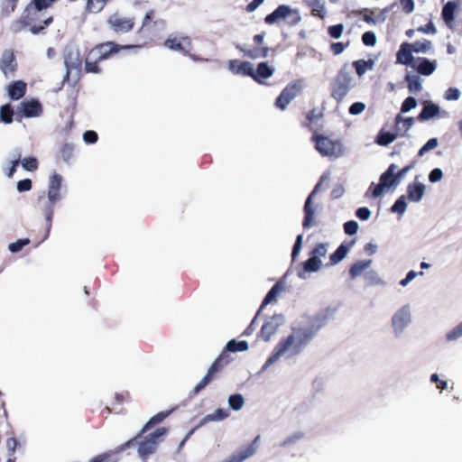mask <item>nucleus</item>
<instances>
[{
  "mask_svg": "<svg viewBox=\"0 0 462 462\" xmlns=\"http://www.w3.org/2000/svg\"><path fill=\"white\" fill-rule=\"evenodd\" d=\"M154 14L153 10H150L143 17L142 26L137 31V34L141 38L138 44L121 45L115 42H105L91 48L85 57V71L87 73L99 74L102 72L99 62L110 59L122 50L141 48L146 45L152 38L150 30L156 24V22L153 21Z\"/></svg>",
  "mask_w": 462,
  "mask_h": 462,
  "instance_id": "obj_1",
  "label": "nucleus"
},
{
  "mask_svg": "<svg viewBox=\"0 0 462 462\" xmlns=\"http://www.w3.org/2000/svg\"><path fill=\"white\" fill-rule=\"evenodd\" d=\"M320 325L312 323L306 328H292V334L282 338L266 360L263 368L274 364L281 356L299 355L320 329Z\"/></svg>",
  "mask_w": 462,
  "mask_h": 462,
  "instance_id": "obj_2",
  "label": "nucleus"
},
{
  "mask_svg": "<svg viewBox=\"0 0 462 462\" xmlns=\"http://www.w3.org/2000/svg\"><path fill=\"white\" fill-rule=\"evenodd\" d=\"M167 431V429L164 427L159 428L154 432L148 434L142 433L141 430L140 432L134 438L129 439L125 443L117 447L116 449V453H119L128 448L137 446L139 457L143 460H146L150 455L153 454L156 451L159 443L162 441V439L166 435Z\"/></svg>",
  "mask_w": 462,
  "mask_h": 462,
  "instance_id": "obj_3",
  "label": "nucleus"
},
{
  "mask_svg": "<svg viewBox=\"0 0 462 462\" xmlns=\"http://www.w3.org/2000/svg\"><path fill=\"white\" fill-rule=\"evenodd\" d=\"M52 21V16H46L43 13L34 9L33 5L28 4L21 16L14 21L11 28L14 32H20L26 27H30L32 33L38 34Z\"/></svg>",
  "mask_w": 462,
  "mask_h": 462,
  "instance_id": "obj_4",
  "label": "nucleus"
},
{
  "mask_svg": "<svg viewBox=\"0 0 462 462\" xmlns=\"http://www.w3.org/2000/svg\"><path fill=\"white\" fill-rule=\"evenodd\" d=\"M61 182L62 177L58 173H53L49 180L47 198L44 196L39 197L41 210L45 216L48 231L51 227L54 207L61 199Z\"/></svg>",
  "mask_w": 462,
  "mask_h": 462,
  "instance_id": "obj_5",
  "label": "nucleus"
},
{
  "mask_svg": "<svg viewBox=\"0 0 462 462\" xmlns=\"http://www.w3.org/2000/svg\"><path fill=\"white\" fill-rule=\"evenodd\" d=\"M354 87L353 77L348 64H344L330 83V97L341 103Z\"/></svg>",
  "mask_w": 462,
  "mask_h": 462,
  "instance_id": "obj_6",
  "label": "nucleus"
},
{
  "mask_svg": "<svg viewBox=\"0 0 462 462\" xmlns=\"http://www.w3.org/2000/svg\"><path fill=\"white\" fill-rule=\"evenodd\" d=\"M311 141L315 144V149L326 157H338L342 153L341 143L338 141H333L323 134L314 133Z\"/></svg>",
  "mask_w": 462,
  "mask_h": 462,
  "instance_id": "obj_7",
  "label": "nucleus"
},
{
  "mask_svg": "<svg viewBox=\"0 0 462 462\" xmlns=\"http://www.w3.org/2000/svg\"><path fill=\"white\" fill-rule=\"evenodd\" d=\"M281 19L286 20L290 25H296L300 22L301 17L298 10L292 9L286 5H281L265 16L264 22L267 24H273Z\"/></svg>",
  "mask_w": 462,
  "mask_h": 462,
  "instance_id": "obj_8",
  "label": "nucleus"
},
{
  "mask_svg": "<svg viewBox=\"0 0 462 462\" xmlns=\"http://www.w3.org/2000/svg\"><path fill=\"white\" fill-rule=\"evenodd\" d=\"M108 27L116 34L131 32L135 24L134 18L123 17L118 14H111L106 20Z\"/></svg>",
  "mask_w": 462,
  "mask_h": 462,
  "instance_id": "obj_9",
  "label": "nucleus"
},
{
  "mask_svg": "<svg viewBox=\"0 0 462 462\" xmlns=\"http://www.w3.org/2000/svg\"><path fill=\"white\" fill-rule=\"evenodd\" d=\"M42 114V106L37 99L21 102L15 112L16 120L21 122L23 117H37Z\"/></svg>",
  "mask_w": 462,
  "mask_h": 462,
  "instance_id": "obj_10",
  "label": "nucleus"
},
{
  "mask_svg": "<svg viewBox=\"0 0 462 462\" xmlns=\"http://www.w3.org/2000/svg\"><path fill=\"white\" fill-rule=\"evenodd\" d=\"M226 365H224V362H220V360L216 359L208 369L204 377L194 387L192 393L197 395L199 392L205 389L206 386L214 380L217 374L221 373Z\"/></svg>",
  "mask_w": 462,
  "mask_h": 462,
  "instance_id": "obj_11",
  "label": "nucleus"
},
{
  "mask_svg": "<svg viewBox=\"0 0 462 462\" xmlns=\"http://www.w3.org/2000/svg\"><path fill=\"white\" fill-rule=\"evenodd\" d=\"M163 45L174 51H179L183 55H189L191 50V39L189 36H170L163 43Z\"/></svg>",
  "mask_w": 462,
  "mask_h": 462,
  "instance_id": "obj_12",
  "label": "nucleus"
},
{
  "mask_svg": "<svg viewBox=\"0 0 462 462\" xmlns=\"http://www.w3.org/2000/svg\"><path fill=\"white\" fill-rule=\"evenodd\" d=\"M17 61L13 50H5L0 59V69L5 78L14 77L17 70Z\"/></svg>",
  "mask_w": 462,
  "mask_h": 462,
  "instance_id": "obj_13",
  "label": "nucleus"
},
{
  "mask_svg": "<svg viewBox=\"0 0 462 462\" xmlns=\"http://www.w3.org/2000/svg\"><path fill=\"white\" fill-rule=\"evenodd\" d=\"M325 176H321L319 181L316 184L314 187V189L310 192L309 197L307 198L305 204H304V218L302 222V226L304 228H309L311 226L314 215H315V209L312 207V198L315 196V194L320 189L321 182L325 180Z\"/></svg>",
  "mask_w": 462,
  "mask_h": 462,
  "instance_id": "obj_14",
  "label": "nucleus"
},
{
  "mask_svg": "<svg viewBox=\"0 0 462 462\" xmlns=\"http://www.w3.org/2000/svg\"><path fill=\"white\" fill-rule=\"evenodd\" d=\"M259 439L260 436H257L251 443L239 448L236 453L231 455L223 462H243L246 458L250 457L257 449V441Z\"/></svg>",
  "mask_w": 462,
  "mask_h": 462,
  "instance_id": "obj_15",
  "label": "nucleus"
},
{
  "mask_svg": "<svg viewBox=\"0 0 462 462\" xmlns=\"http://www.w3.org/2000/svg\"><path fill=\"white\" fill-rule=\"evenodd\" d=\"M459 5L454 1H448L446 3L442 8L441 17L445 23V24L452 31L455 30L454 19L455 13L458 9Z\"/></svg>",
  "mask_w": 462,
  "mask_h": 462,
  "instance_id": "obj_16",
  "label": "nucleus"
},
{
  "mask_svg": "<svg viewBox=\"0 0 462 462\" xmlns=\"http://www.w3.org/2000/svg\"><path fill=\"white\" fill-rule=\"evenodd\" d=\"M228 69L234 74L248 77L253 76V65L249 61L230 60L228 61Z\"/></svg>",
  "mask_w": 462,
  "mask_h": 462,
  "instance_id": "obj_17",
  "label": "nucleus"
},
{
  "mask_svg": "<svg viewBox=\"0 0 462 462\" xmlns=\"http://www.w3.org/2000/svg\"><path fill=\"white\" fill-rule=\"evenodd\" d=\"M412 67L416 69L419 74L430 76L435 71L437 68V61L430 60L424 57H420L417 59V64H413Z\"/></svg>",
  "mask_w": 462,
  "mask_h": 462,
  "instance_id": "obj_18",
  "label": "nucleus"
},
{
  "mask_svg": "<svg viewBox=\"0 0 462 462\" xmlns=\"http://www.w3.org/2000/svg\"><path fill=\"white\" fill-rule=\"evenodd\" d=\"M439 112L440 108L438 105L432 103L431 101H425L423 103L422 110L416 117V120L420 122L430 120L439 116Z\"/></svg>",
  "mask_w": 462,
  "mask_h": 462,
  "instance_id": "obj_19",
  "label": "nucleus"
},
{
  "mask_svg": "<svg viewBox=\"0 0 462 462\" xmlns=\"http://www.w3.org/2000/svg\"><path fill=\"white\" fill-rule=\"evenodd\" d=\"M412 49L411 43L403 42L401 44L399 51L396 53L397 62L402 65H413L414 58L412 56Z\"/></svg>",
  "mask_w": 462,
  "mask_h": 462,
  "instance_id": "obj_20",
  "label": "nucleus"
},
{
  "mask_svg": "<svg viewBox=\"0 0 462 462\" xmlns=\"http://www.w3.org/2000/svg\"><path fill=\"white\" fill-rule=\"evenodd\" d=\"M7 90L12 100H19L25 96L27 85L23 80H16L9 84Z\"/></svg>",
  "mask_w": 462,
  "mask_h": 462,
  "instance_id": "obj_21",
  "label": "nucleus"
},
{
  "mask_svg": "<svg viewBox=\"0 0 462 462\" xmlns=\"http://www.w3.org/2000/svg\"><path fill=\"white\" fill-rule=\"evenodd\" d=\"M236 48L244 53L245 57L250 58L252 60H256L260 58H266L269 55L271 49L266 46H256L252 49H245L240 46H236Z\"/></svg>",
  "mask_w": 462,
  "mask_h": 462,
  "instance_id": "obj_22",
  "label": "nucleus"
},
{
  "mask_svg": "<svg viewBox=\"0 0 462 462\" xmlns=\"http://www.w3.org/2000/svg\"><path fill=\"white\" fill-rule=\"evenodd\" d=\"M425 192V186L420 182H411L407 186V199L412 202H419Z\"/></svg>",
  "mask_w": 462,
  "mask_h": 462,
  "instance_id": "obj_23",
  "label": "nucleus"
},
{
  "mask_svg": "<svg viewBox=\"0 0 462 462\" xmlns=\"http://www.w3.org/2000/svg\"><path fill=\"white\" fill-rule=\"evenodd\" d=\"M273 72L274 69L270 67L266 62H260L255 70L253 69V76H251V78L254 81L262 83L263 79L272 77Z\"/></svg>",
  "mask_w": 462,
  "mask_h": 462,
  "instance_id": "obj_24",
  "label": "nucleus"
},
{
  "mask_svg": "<svg viewBox=\"0 0 462 462\" xmlns=\"http://www.w3.org/2000/svg\"><path fill=\"white\" fill-rule=\"evenodd\" d=\"M410 321V313L407 308L399 310L393 317L392 323L395 330H402Z\"/></svg>",
  "mask_w": 462,
  "mask_h": 462,
  "instance_id": "obj_25",
  "label": "nucleus"
},
{
  "mask_svg": "<svg viewBox=\"0 0 462 462\" xmlns=\"http://www.w3.org/2000/svg\"><path fill=\"white\" fill-rule=\"evenodd\" d=\"M279 323L274 317L267 319L261 328L260 335L264 341H269L271 337L274 335L278 329Z\"/></svg>",
  "mask_w": 462,
  "mask_h": 462,
  "instance_id": "obj_26",
  "label": "nucleus"
},
{
  "mask_svg": "<svg viewBox=\"0 0 462 462\" xmlns=\"http://www.w3.org/2000/svg\"><path fill=\"white\" fill-rule=\"evenodd\" d=\"M323 116L324 113L322 110L312 108L306 114V121L302 122L301 125L305 128H308L310 131L316 133V131L312 128V124L314 121L321 119Z\"/></svg>",
  "mask_w": 462,
  "mask_h": 462,
  "instance_id": "obj_27",
  "label": "nucleus"
},
{
  "mask_svg": "<svg viewBox=\"0 0 462 462\" xmlns=\"http://www.w3.org/2000/svg\"><path fill=\"white\" fill-rule=\"evenodd\" d=\"M397 166L392 163L388 169L380 176L379 180L385 185V188L397 184L395 170Z\"/></svg>",
  "mask_w": 462,
  "mask_h": 462,
  "instance_id": "obj_28",
  "label": "nucleus"
},
{
  "mask_svg": "<svg viewBox=\"0 0 462 462\" xmlns=\"http://www.w3.org/2000/svg\"><path fill=\"white\" fill-rule=\"evenodd\" d=\"M353 245V242L349 245L341 244L337 249L329 257V264L335 265L338 263L340 261H342L346 255L347 254L351 245Z\"/></svg>",
  "mask_w": 462,
  "mask_h": 462,
  "instance_id": "obj_29",
  "label": "nucleus"
},
{
  "mask_svg": "<svg viewBox=\"0 0 462 462\" xmlns=\"http://www.w3.org/2000/svg\"><path fill=\"white\" fill-rule=\"evenodd\" d=\"M20 0H0V15L9 17L14 14L18 6Z\"/></svg>",
  "mask_w": 462,
  "mask_h": 462,
  "instance_id": "obj_30",
  "label": "nucleus"
},
{
  "mask_svg": "<svg viewBox=\"0 0 462 462\" xmlns=\"http://www.w3.org/2000/svg\"><path fill=\"white\" fill-rule=\"evenodd\" d=\"M302 85L300 80H295L289 83L282 90V93L285 95L289 100H293L301 91Z\"/></svg>",
  "mask_w": 462,
  "mask_h": 462,
  "instance_id": "obj_31",
  "label": "nucleus"
},
{
  "mask_svg": "<svg viewBox=\"0 0 462 462\" xmlns=\"http://www.w3.org/2000/svg\"><path fill=\"white\" fill-rule=\"evenodd\" d=\"M371 260L357 261L353 263L349 269V275L352 279L359 276L364 271H365L370 265Z\"/></svg>",
  "mask_w": 462,
  "mask_h": 462,
  "instance_id": "obj_32",
  "label": "nucleus"
},
{
  "mask_svg": "<svg viewBox=\"0 0 462 462\" xmlns=\"http://www.w3.org/2000/svg\"><path fill=\"white\" fill-rule=\"evenodd\" d=\"M169 414L170 411H161L152 416L143 427L142 433H147L152 427L163 421Z\"/></svg>",
  "mask_w": 462,
  "mask_h": 462,
  "instance_id": "obj_33",
  "label": "nucleus"
},
{
  "mask_svg": "<svg viewBox=\"0 0 462 462\" xmlns=\"http://www.w3.org/2000/svg\"><path fill=\"white\" fill-rule=\"evenodd\" d=\"M282 284L280 282H276L264 297L259 311L262 309H263L266 305H268L272 300H275L278 294L282 291Z\"/></svg>",
  "mask_w": 462,
  "mask_h": 462,
  "instance_id": "obj_34",
  "label": "nucleus"
},
{
  "mask_svg": "<svg viewBox=\"0 0 462 462\" xmlns=\"http://www.w3.org/2000/svg\"><path fill=\"white\" fill-rule=\"evenodd\" d=\"M405 81L407 82V87L410 92L419 93L422 90V86L419 76L408 74L405 76Z\"/></svg>",
  "mask_w": 462,
  "mask_h": 462,
  "instance_id": "obj_35",
  "label": "nucleus"
},
{
  "mask_svg": "<svg viewBox=\"0 0 462 462\" xmlns=\"http://www.w3.org/2000/svg\"><path fill=\"white\" fill-rule=\"evenodd\" d=\"M397 138V134L381 130L375 139V143L381 146H387Z\"/></svg>",
  "mask_w": 462,
  "mask_h": 462,
  "instance_id": "obj_36",
  "label": "nucleus"
},
{
  "mask_svg": "<svg viewBox=\"0 0 462 462\" xmlns=\"http://www.w3.org/2000/svg\"><path fill=\"white\" fill-rule=\"evenodd\" d=\"M373 66L374 61L372 60H358L353 62V67L359 77H362L367 69H372Z\"/></svg>",
  "mask_w": 462,
  "mask_h": 462,
  "instance_id": "obj_37",
  "label": "nucleus"
},
{
  "mask_svg": "<svg viewBox=\"0 0 462 462\" xmlns=\"http://www.w3.org/2000/svg\"><path fill=\"white\" fill-rule=\"evenodd\" d=\"M14 111L10 104H5L0 107V120L5 124H11L14 120Z\"/></svg>",
  "mask_w": 462,
  "mask_h": 462,
  "instance_id": "obj_38",
  "label": "nucleus"
},
{
  "mask_svg": "<svg viewBox=\"0 0 462 462\" xmlns=\"http://www.w3.org/2000/svg\"><path fill=\"white\" fill-rule=\"evenodd\" d=\"M229 415L228 411L224 409H217L214 413L206 415L201 420L200 424H204L214 420H222Z\"/></svg>",
  "mask_w": 462,
  "mask_h": 462,
  "instance_id": "obj_39",
  "label": "nucleus"
},
{
  "mask_svg": "<svg viewBox=\"0 0 462 462\" xmlns=\"http://www.w3.org/2000/svg\"><path fill=\"white\" fill-rule=\"evenodd\" d=\"M307 5L311 9V14L314 16H318L319 18H324L325 16V8L322 4H320V0H306Z\"/></svg>",
  "mask_w": 462,
  "mask_h": 462,
  "instance_id": "obj_40",
  "label": "nucleus"
},
{
  "mask_svg": "<svg viewBox=\"0 0 462 462\" xmlns=\"http://www.w3.org/2000/svg\"><path fill=\"white\" fill-rule=\"evenodd\" d=\"M108 0H86V10L88 13H99L103 10Z\"/></svg>",
  "mask_w": 462,
  "mask_h": 462,
  "instance_id": "obj_41",
  "label": "nucleus"
},
{
  "mask_svg": "<svg viewBox=\"0 0 462 462\" xmlns=\"http://www.w3.org/2000/svg\"><path fill=\"white\" fill-rule=\"evenodd\" d=\"M226 349L230 352L245 351L248 349V343L245 340L237 342L232 339L226 345Z\"/></svg>",
  "mask_w": 462,
  "mask_h": 462,
  "instance_id": "obj_42",
  "label": "nucleus"
},
{
  "mask_svg": "<svg viewBox=\"0 0 462 462\" xmlns=\"http://www.w3.org/2000/svg\"><path fill=\"white\" fill-rule=\"evenodd\" d=\"M303 265L304 270L309 273L317 272L321 266V261L317 256H311L304 262Z\"/></svg>",
  "mask_w": 462,
  "mask_h": 462,
  "instance_id": "obj_43",
  "label": "nucleus"
},
{
  "mask_svg": "<svg viewBox=\"0 0 462 462\" xmlns=\"http://www.w3.org/2000/svg\"><path fill=\"white\" fill-rule=\"evenodd\" d=\"M406 199L407 197L405 195H402L399 199H397V200L392 206L391 211L401 215L403 214L407 208Z\"/></svg>",
  "mask_w": 462,
  "mask_h": 462,
  "instance_id": "obj_44",
  "label": "nucleus"
},
{
  "mask_svg": "<svg viewBox=\"0 0 462 462\" xmlns=\"http://www.w3.org/2000/svg\"><path fill=\"white\" fill-rule=\"evenodd\" d=\"M411 48L413 52H427L431 48V42L428 40H424L423 42L417 41L413 43H411Z\"/></svg>",
  "mask_w": 462,
  "mask_h": 462,
  "instance_id": "obj_45",
  "label": "nucleus"
},
{
  "mask_svg": "<svg viewBox=\"0 0 462 462\" xmlns=\"http://www.w3.org/2000/svg\"><path fill=\"white\" fill-rule=\"evenodd\" d=\"M244 403V398L239 393L230 395L228 398V404L235 411H239L243 407Z\"/></svg>",
  "mask_w": 462,
  "mask_h": 462,
  "instance_id": "obj_46",
  "label": "nucleus"
},
{
  "mask_svg": "<svg viewBox=\"0 0 462 462\" xmlns=\"http://www.w3.org/2000/svg\"><path fill=\"white\" fill-rule=\"evenodd\" d=\"M20 163H22V166L24 170L29 171H34L39 167L38 160L35 157H27L24 159H21Z\"/></svg>",
  "mask_w": 462,
  "mask_h": 462,
  "instance_id": "obj_47",
  "label": "nucleus"
},
{
  "mask_svg": "<svg viewBox=\"0 0 462 462\" xmlns=\"http://www.w3.org/2000/svg\"><path fill=\"white\" fill-rule=\"evenodd\" d=\"M74 153V145L71 143H64L60 148V157L66 162H69Z\"/></svg>",
  "mask_w": 462,
  "mask_h": 462,
  "instance_id": "obj_48",
  "label": "nucleus"
},
{
  "mask_svg": "<svg viewBox=\"0 0 462 462\" xmlns=\"http://www.w3.org/2000/svg\"><path fill=\"white\" fill-rule=\"evenodd\" d=\"M29 4L33 5L34 9L42 13L44 10L51 6L53 0H32Z\"/></svg>",
  "mask_w": 462,
  "mask_h": 462,
  "instance_id": "obj_49",
  "label": "nucleus"
},
{
  "mask_svg": "<svg viewBox=\"0 0 462 462\" xmlns=\"http://www.w3.org/2000/svg\"><path fill=\"white\" fill-rule=\"evenodd\" d=\"M30 244V239L28 238H23V239H19L14 243H11L9 245H8V249L12 252V253H18L20 252L25 245H28Z\"/></svg>",
  "mask_w": 462,
  "mask_h": 462,
  "instance_id": "obj_50",
  "label": "nucleus"
},
{
  "mask_svg": "<svg viewBox=\"0 0 462 462\" xmlns=\"http://www.w3.org/2000/svg\"><path fill=\"white\" fill-rule=\"evenodd\" d=\"M115 452H106L103 454H99L93 457L90 462H118L116 458L114 457Z\"/></svg>",
  "mask_w": 462,
  "mask_h": 462,
  "instance_id": "obj_51",
  "label": "nucleus"
},
{
  "mask_svg": "<svg viewBox=\"0 0 462 462\" xmlns=\"http://www.w3.org/2000/svg\"><path fill=\"white\" fill-rule=\"evenodd\" d=\"M417 106V100L412 97L404 99L401 106L402 113H407Z\"/></svg>",
  "mask_w": 462,
  "mask_h": 462,
  "instance_id": "obj_52",
  "label": "nucleus"
},
{
  "mask_svg": "<svg viewBox=\"0 0 462 462\" xmlns=\"http://www.w3.org/2000/svg\"><path fill=\"white\" fill-rule=\"evenodd\" d=\"M72 52L70 51L66 58V66L69 69H80L82 65V60L79 58V52L77 51V59L75 61L71 60Z\"/></svg>",
  "mask_w": 462,
  "mask_h": 462,
  "instance_id": "obj_53",
  "label": "nucleus"
},
{
  "mask_svg": "<svg viewBox=\"0 0 462 462\" xmlns=\"http://www.w3.org/2000/svg\"><path fill=\"white\" fill-rule=\"evenodd\" d=\"M343 31L344 25L342 23L331 25L328 29V34L334 39H338L342 35Z\"/></svg>",
  "mask_w": 462,
  "mask_h": 462,
  "instance_id": "obj_54",
  "label": "nucleus"
},
{
  "mask_svg": "<svg viewBox=\"0 0 462 462\" xmlns=\"http://www.w3.org/2000/svg\"><path fill=\"white\" fill-rule=\"evenodd\" d=\"M362 42L365 46H374L376 43V36L374 32L368 31L362 35Z\"/></svg>",
  "mask_w": 462,
  "mask_h": 462,
  "instance_id": "obj_55",
  "label": "nucleus"
},
{
  "mask_svg": "<svg viewBox=\"0 0 462 462\" xmlns=\"http://www.w3.org/2000/svg\"><path fill=\"white\" fill-rule=\"evenodd\" d=\"M358 230V224L355 220L347 221L344 224V231L348 236L355 235Z\"/></svg>",
  "mask_w": 462,
  "mask_h": 462,
  "instance_id": "obj_56",
  "label": "nucleus"
},
{
  "mask_svg": "<svg viewBox=\"0 0 462 462\" xmlns=\"http://www.w3.org/2000/svg\"><path fill=\"white\" fill-rule=\"evenodd\" d=\"M438 146V139L431 138L420 149L419 155L422 156L425 152L436 148Z\"/></svg>",
  "mask_w": 462,
  "mask_h": 462,
  "instance_id": "obj_57",
  "label": "nucleus"
},
{
  "mask_svg": "<svg viewBox=\"0 0 462 462\" xmlns=\"http://www.w3.org/2000/svg\"><path fill=\"white\" fill-rule=\"evenodd\" d=\"M290 103L291 100L281 92L275 100V106L281 110H285Z\"/></svg>",
  "mask_w": 462,
  "mask_h": 462,
  "instance_id": "obj_58",
  "label": "nucleus"
},
{
  "mask_svg": "<svg viewBox=\"0 0 462 462\" xmlns=\"http://www.w3.org/2000/svg\"><path fill=\"white\" fill-rule=\"evenodd\" d=\"M462 337V321L447 334L448 340H456Z\"/></svg>",
  "mask_w": 462,
  "mask_h": 462,
  "instance_id": "obj_59",
  "label": "nucleus"
},
{
  "mask_svg": "<svg viewBox=\"0 0 462 462\" xmlns=\"http://www.w3.org/2000/svg\"><path fill=\"white\" fill-rule=\"evenodd\" d=\"M16 187L19 192H25L32 189V183L30 179H23L17 182Z\"/></svg>",
  "mask_w": 462,
  "mask_h": 462,
  "instance_id": "obj_60",
  "label": "nucleus"
},
{
  "mask_svg": "<svg viewBox=\"0 0 462 462\" xmlns=\"http://www.w3.org/2000/svg\"><path fill=\"white\" fill-rule=\"evenodd\" d=\"M98 135L95 131L88 130L83 134V140L88 144H92L97 142Z\"/></svg>",
  "mask_w": 462,
  "mask_h": 462,
  "instance_id": "obj_61",
  "label": "nucleus"
},
{
  "mask_svg": "<svg viewBox=\"0 0 462 462\" xmlns=\"http://www.w3.org/2000/svg\"><path fill=\"white\" fill-rule=\"evenodd\" d=\"M349 45V42L346 43L343 42H333L330 45V51L333 52L334 55H339L344 51V50Z\"/></svg>",
  "mask_w": 462,
  "mask_h": 462,
  "instance_id": "obj_62",
  "label": "nucleus"
},
{
  "mask_svg": "<svg viewBox=\"0 0 462 462\" xmlns=\"http://www.w3.org/2000/svg\"><path fill=\"white\" fill-rule=\"evenodd\" d=\"M402 10L405 14H411L413 12L415 4L413 0H400Z\"/></svg>",
  "mask_w": 462,
  "mask_h": 462,
  "instance_id": "obj_63",
  "label": "nucleus"
},
{
  "mask_svg": "<svg viewBox=\"0 0 462 462\" xmlns=\"http://www.w3.org/2000/svg\"><path fill=\"white\" fill-rule=\"evenodd\" d=\"M365 109V105L362 102H355L353 103L349 109H348V112L349 114L351 115H359L361 114L364 110Z\"/></svg>",
  "mask_w": 462,
  "mask_h": 462,
  "instance_id": "obj_64",
  "label": "nucleus"
}]
</instances>
